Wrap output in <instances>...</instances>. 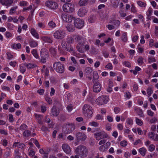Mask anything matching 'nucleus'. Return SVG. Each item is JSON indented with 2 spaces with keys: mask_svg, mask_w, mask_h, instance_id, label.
<instances>
[{
  "mask_svg": "<svg viewBox=\"0 0 158 158\" xmlns=\"http://www.w3.org/2000/svg\"><path fill=\"white\" fill-rule=\"evenodd\" d=\"M92 82L94 84L93 86V91L95 93H98L101 90L102 86L98 80V76L97 73H94Z\"/></svg>",
  "mask_w": 158,
  "mask_h": 158,
  "instance_id": "f257e3e1",
  "label": "nucleus"
},
{
  "mask_svg": "<svg viewBox=\"0 0 158 158\" xmlns=\"http://www.w3.org/2000/svg\"><path fill=\"white\" fill-rule=\"evenodd\" d=\"M76 153L80 155L81 158H85L87 157L88 153V150L87 148L83 145L78 146L75 150Z\"/></svg>",
  "mask_w": 158,
  "mask_h": 158,
  "instance_id": "f03ea898",
  "label": "nucleus"
},
{
  "mask_svg": "<svg viewBox=\"0 0 158 158\" xmlns=\"http://www.w3.org/2000/svg\"><path fill=\"white\" fill-rule=\"evenodd\" d=\"M82 113L86 117L90 118L93 113V110L92 106L87 104H85L82 107Z\"/></svg>",
  "mask_w": 158,
  "mask_h": 158,
  "instance_id": "7ed1b4c3",
  "label": "nucleus"
},
{
  "mask_svg": "<svg viewBox=\"0 0 158 158\" xmlns=\"http://www.w3.org/2000/svg\"><path fill=\"white\" fill-rule=\"evenodd\" d=\"M53 67L56 72L63 73L64 71V65L60 62H56L53 64Z\"/></svg>",
  "mask_w": 158,
  "mask_h": 158,
  "instance_id": "20e7f679",
  "label": "nucleus"
},
{
  "mask_svg": "<svg viewBox=\"0 0 158 158\" xmlns=\"http://www.w3.org/2000/svg\"><path fill=\"white\" fill-rule=\"evenodd\" d=\"M109 99V98L108 96L103 95L98 97L96 99V102L97 104L101 105L106 104Z\"/></svg>",
  "mask_w": 158,
  "mask_h": 158,
  "instance_id": "39448f33",
  "label": "nucleus"
},
{
  "mask_svg": "<svg viewBox=\"0 0 158 158\" xmlns=\"http://www.w3.org/2000/svg\"><path fill=\"white\" fill-rule=\"evenodd\" d=\"M48 51L47 49L43 48L40 51V56H41V60L43 63L46 62V59L48 57L49 54Z\"/></svg>",
  "mask_w": 158,
  "mask_h": 158,
  "instance_id": "423d86ee",
  "label": "nucleus"
},
{
  "mask_svg": "<svg viewBox=\"0 0 158 158\" xmlns=\"http://www.w3.org/2000/svg\"><path fill=\"white\" fill-rule=\"evenodd\" d=\"M65 34L64 31L62 30L59 29L54 32L53 36L54 38L56 39L61 40L65 37Z\"/></svg>",
  "mask_w": 158,
  "mask_h": 158,
  "instance_id": "0eeeda50",
  "label": "nucleus"
},
{
  "mask_svg": "<svg viewBox=\"0 0 158 158\" xmlns=\"http://www.w3.org/2000/svg\"><path fill=\"white\" fill-rule=\"evenodd\" d=\"M63 9L65 12L69 13L72 12L74 10V5L70 3L65 4L63 6Z\"/></svg>",
  "mask_w": 158,
  "mask_h": 158,
  "instance_id": "6e6552de",
  "label": "nucleus"
},
{
  "mask_svg": "<svg viewBox=\"0 0 158 158\" xmlns=\"http://www.w3.org/2000/svg\"><path fill=\"white\" fill-rule=\"evenodd\" d=\"M74 125L72 123L66 124L63 128L64 133L65 134L70 133L75 129Z\"/></svg>",
  "mask_w": 158,
  "mask_h": 158,
  "instance_id": "1a4fd4ad",
  "label": "nucleus"
},
{
  "mask_svg": "<svg viewBox=\"0 0 158 158\" xmlns=\"http://www.w3.org/2000/svg\"><path fill=\"white\" fill-rule=\"evenodd\" d=\"M74 23L75 27L79 29L82 27L84 24L83 20L79 18L75 19Z\"/></svg>",
  "mask_w": 158,
  "mask_h": 158,
  "instance_id": "9d476101",
  "label": "nucleus"
},
{
  "mask_svg": "<svg viewBox=\"0 0 158 158\" xmlns=\"http://www.w3.org/2000/svg\"><path fill=\"white\" fill-rule=\"evenodd\" d=\"M94 135L96 139L98 140L106 138L108 136L107 134L104 132H96L95 133Z\"/></svg>",
  "mask_w": 158,
  "mask_h": 158,
  "instance_id": "9b49d317",
  "label": "nucleus"
},
{
  "mask_svg": "<svg viewBox=\"0 0 158 158\" xmlns=\"http://www.w3.org/2000/svg\"><path fill=\"white\" fill-rule=\"evenodd\" d=\"M61 17L63 21L68 23L71 22L73 18V17L71 15L65 13H61Z\"/></svg>",
  "mask_w": 158,
  "mask_h": 158,
  "instance_id": "f8f14e48",
  "label": "nucleus"
},
{
  "mask_svg": "<svg viewBox=\"0 0 158 158\" xmlns=\"http://www.w3.org/2000/svg\"><path fill=\"white\" fill-rule=\"evenodd\" d=\"M76 139L77 141L80 140L84 141L87 138L86 135L83 132H78L76 134Z\"/></svg>",
  "mask_w": 158,
  "mask_h": 158,
  "instance_id": "ddd939ff",
  "label": "nucleus"
},
{
  "mask_svg": "<svg viewBox=\"0 0 158 158\" xmlns=\"http://www.w3.org/2000/svg\"><path fill=\"white\" fill-rule=\"evenodd\" d=\"M73 37L74 40L77 42L81 43L85 42L86 41V39L81 35H78L75 34L73 35Z\"/></svg>",
  "mask_w": 158,
  "mask_h": 158,
  "instance_id": "4468645a",
  "label": "nucleus"
},
{
  "mask_svg": "<svg viewBox=\"0 0 158 158\" xmlns=\"http://www.w3.org/2000/svg\"><path fill=\"white\" fill-rule=\"evenodd\" d=\"M46 4L47 7L51 9H55L57 7V3L54 2L48 1L46 2Z\"/></svg>",
  "mask_w": 158,
  "mask_h": 158,
  "instance_id": "2eb2a0df",
  "label": "nucleus"
},
{
  "mask_svg": "<svg viewBox=\"0 0 158 158\" xmlns=\"http://www.w3.org/2000/svg\"><path fill=\"white\" fill-rule=\"evenodd\" d=\"M88 10L86 8L83 7L80 8L78 10L77 14L80 17H82L86 14Z\"/></svg>",
  "mask_w": 158,
  "mask_h": 158,
  "instance_id": "dca6fc26",
  "label": "nucleus"
},
{
  "mask_svg": "<svg viewBox=\"0 0 158 158\" xmlns=\"http://www.w3.org/2000/svg\"><path fill=\"white\" fill-rule=\"evenodd\" d=\"M14 0H0V3L6 6H10L13 3Z\"/></svg>",
  "mask_w": 158,
  "mask_h": 158,
  "instance_id": "f3484780",
  "label": "nucleus"
},
{
  "mask_svg": "<svg viewBox=\"0 0 158 158\" xmlns=\"http://www.w3.org/2000/svg\"><path fill=\"white\" fill-rule=\"evenodd\" d=\"M59 111L56 106L54 105L51 110V114L52 115L57 116L59 114Z\"/></svg>",
  "mask_w": 158,
  "mask_h": 158,
  "instance_id": "a211bd4d",
  "label": "nucleus"
},
{
  "mask_svg": "<svg viewBox=\"0 0 158 158\" xmlns=\"http://www.w3.org/2000/svg\"><path fill=\"white\" fill-rule=\"evenodd\" d=\"M62 148L64 152L66 154H69L71 152L70 147L68 144H63L62 146Z\"/></svg>",
  "mask_w": 158,
  "mask_h": 158,
  "instance_id": "6ab92c4d",
  "label": "nucleus"
},
{
  "mask_svg": "<svg viewBox=\"0 0 158 158\" xmlns=\"http://www.w3.org/2000/svg\"><path fill=\"white\" fill-rule=\"evenodd\" d=\"M85 42L81 43L80 42L78 43L76 47L77 51L80 53H82L84 52V50L82 48V47L84 45Z\"/></svg>",
  "mask_w": 158,
  "mask_h": 158,
  "instance_id": "aec40b11",
  "label": "nucleus"
},
{
  "mask_svg": "<svg viewBox=\"0 0 158 158\" xmlns=\"http://www.w3.org/2000/svg\"><path fill=\"white\" fill-rule=\"evenodd\" d=\"M13 148L17 147L19 148L24 150L25 148V145L23 143L17 142L14 143L13 145Z\"/></svg>",
  "mask_w": 158,
  "mask_h": 158,
  "instance_id": "412c9836",
  "label": "nucleus"
},
{
  "mask_svg": "<svg viewBox=\"0 0 158 158\" xmlns=\"http://www.w3.org/2000/svg\"><path fill=\"white\" fill-rule=\"evenodd\" d=\"M41 40L45 42L51 44L53 42L52 39L50 37L43 36L41 37Z\"/></svg>",
  "mask_w": 158,
  "mask_h": 158,
  "instance_id": "4be33fe9",
  "label": "nucleus"
},
{
  "mask_svg": "<svg viewBox=\"0 0 158 158\" xmlns=\"http://www.w3.org/2000/svg\"><path fill=\"white\" fill-rule=\"evenodd\" d=\"M149 138L154 140H158V135L157 134H155L154 132H151L148 135Z\"/></svg>",
  "mask_w": 158,
  "mask_h": 158,
  "instance_id": "5701e85b",
  "label": "nucleus"
},
{
  "mask_svg": "<svg viewBox=\"0 0 158 158\" xmlns=\"http://www.w3.org/2000/svg\"><path fill=\"white\" fill-rule=\"evenodd\" d=\"M30 32L32 35L37 39L39 38V35L36 30L33 28H31L30 30Z\"/></svg>",
  "mask_w": 158,
  "mask_h": 158,
  "instance_id": "b1692460",
  "label": "nucleus"
},
{
  "mask_svg": "<svg viewBox=\"0 0 158 158\" xmlns=\"http://www.w3.org/2000/svg\"><path fill=\"white\" fill-rule=\"evenodd\" d=\"M119 0H110V2L112 6L114 8H117L118 6Z\"/></svg>",
  "mask_w": 158,
  "mask_h": 158,
  "instance_id": "393cba45",
  "label": "nucleus"
},
{
  "mask_svg": "<svg viewBox=\"0 0 158 158\" xmlns=\"http://www.w3.org/2000/svg\"><path fill=\"white\" fill-rule=\"evenodd\" d=\"M27 125L25 124H23L19 127V128L16 129L15 131H16L19 133V131L20 130L22 131L25 130V129H27Z\"/></svg>",
  "mask_w": 158,
  "mask_h": 158,
  "instance_id": "a878e982",
  "label": "nucleus"
},
{
  "mask_svg": "<svg viewBox=\"0 0 158 158\" xmlns=\"http://www.w3.org/2000/svg\"><path fill=\"white\" fill-rule=\"evenodd\" d=\"M74 41V39L70 36H68L66 39L65 43L68 44H71L73 43Z\"/></svg>",
  "mask_w": 158,
  "mask_h": 158,
  "instance_id": "bb28decb",
  "label": "nucleus"
},
{
  "mask_svg": "<svg viewBox=\"0 0 158 158\" xmlns=\"http://www.w3.org/2000/svg\"><path fill=\"white\" fill-rule=\"evenodd\" d=\"M23 65L24 66L26 67L28 69H33L37 66L36 64L31 63L27 64L24 63L23 64Z\"/></svg>",
  "mask_w": 158,
  "mask_h": 158,
  "instance_id": "cd10ccee",
  "label": "nucleus"
},
{
  "mask_svg": "<svg viewBox=\"0 0 158 158\" xmlns=\"http://www.w3.org/2000/svg\"><path fill=\"white\" fill-rule=\"evenodd\" d=\"M31 132L29 130H25L23 133V136L25 138L29 137L31 135Z\"/></svg>",
  "mask_w": 158,
  "mask_h": 158,
  "instance_id": "c85d7f7f",
  "label": "nucleus"
},
{
  "mask_svg": "<svg viewBox=\"0 0 158 158\" xmlns=\"http://www.w3.org/2000/svg\"><path fill=\"white\" fill-rule=\"evenodd\" d=\"M139 152L142 156H144L147 152V150L144 148H142L139 149Z\"/></svg>",
  "mask_w": 158,
  "mask_h": 158,
  "instance_id": "c756f323",
  "label": "nucleus"
},
{
  "mask_svg": "<svg viewBox=\"0 0 158 158\" xmlns=\"http://www.w3.org/2000/svg\"><path fill=\"white\" fill-rule=\"evenodd\" d=\"M49 27L51 29H53L56 27V24L53 21H49L48 24Z\"/></svg>",
  "mask_w": 158,
  "mask_h": 158,
  "instance_id": "7c9ffc66",
  "label": "nucleus"
},
{
  "mask_svg": "<svg viewBox=\"0 0 158 158\" xmlns=\"http://www.w3.org/2000/svg\"><path fill=\"white\" fill-rule=\"evenodd\" d=\"M65 50L68 52H70L73 51V48L70 44H66L65 47Z\"/></svg>",
  "mask_w": 158,
  "mask_h": 158,
  "instance_id": "2f4dec72",
  "label": "nucleus"
},
{
  "mask_svg": "<svg viewBox=\"0 0 158 158\" xmlns=\"http://www.w3.org/2000/svg\"><path fill=\"white\" fill-rule=\"evenodd\" d=\"M37 43L32 39L31 40L29 41V45L31 47H35L37 46Z\"/></svg>",
  "mask_w": 158,
  "mask_h": 158,
  "instance_id": "473e14b6",
  "label": "nucleus"
},
{
  "mask_svg": "<svg viewBox=\"0 0 158 158\" xmlns=\"http://www.w3.org/2000/svg\"><path fill=\"white\" fill-rule=\"evenodd\" d=\"M136 111L138 115L140 117H143V113L142 110L140 108H136V107L134 109Z\"/></svg>",
  "mask_w": 158,
  "mask_h": 158,
  "instance_id": "72a5a7b5",
  "label": "nucleus"
},
{
  "mask_svg": "<svg viewBox=\"0 0 158 158\" xmlns=\"http://www.w3.org/2000/svg\"><path fill=\"white\" fill-rule=\"evenodd\" d=\"M66 28L67 30L69 32H73L74 30L73 26L70 24H68L67 25Z\"/></svg>",
  "mask_w": 158,
  "mask_h": 158,
  "instance_id": "f704fd0d",
  "label": "nucleus"
},
{
  "mask_svg": "<svg viewBox=\"0 0 158 158\" xmlns=\"http://www.w3.org/2000/svg\"><path fill=\"white\" fill-rule=\"evenodd\" d=\"M31 53L33 54L34 57L36 59H39V56L37 52V50L36 49L33 50Z\"/></svg>",
  "mask_w": 158,
  "mask_h": 158,
  "instance_id": "c9c22d12",
  "label": "nucleus"
},
{
  "mask_svg": "<svg viewBox=\"0 0 158 158\" xmlns=\"http://www.w3.org/2000/svg\"><path fill=\"white\" fill-rule=\"evenodd\" d=\"M122 40L124 42H126L127 40V33L126 32L123 33L121 37Z\"/></svg>",
  "mask_w": 158,
  "mask_h": 158,
  "instance_id": "e433bc0d",
  "label": "nucleus"
},
{
  "mask_svg": "<svg viewBox=\"0 0 158 158\" xmlns=\"http://www.w3.org/2000/svg\"><path fill=\"white\" fill-rule=\"evenodd\" d=\"M88 0H80L78 4L80 6H85L87 3Z\"/></svg>",
  "mask_w": 158,
  "mask_h": 158,
  "instance_id": "4c0bfd02",
  "label": "nucleus"
},
{
  "mask_svg": "<svg viewBox=\"0 0 158 158\" xmlns=\"http://www.w3.org/2000/svg\"><path fill=\"white\" fill-rule=\"evenodd\" d=\"M137 4L139 6L142 7H145L146 6V2H144L140 1H137Z\"/></svg>",
  "mask_w": 158,
  "mask_h": 158,
  "instance_id": "58836bf2",
  "label": "nucleus"
},
{
  "mask_svg": "<svg viewBox=\"0 0 158 158\" xmlns=\"http://www.w3.org/2000/svg\"><path fill=\"white\" fill-rule=\"evenodd\" d=\"M12 48L15 49H19L21 48V44L19 43L17 44H14L12 46Z\"/></svg>",
  "mask_w": 158,
  "mask_h": 158,
  "instance_id": "ea45409f",
  "label": "nucleus"
},
{
  "mask_svg": "<svg viewBox=\"0 0 158 158\" xmlns=\"http://www.w3.org/2000/svg\"><path fill=\"white\" fill-rule=\"evenodd\" d=\"M92 72L93 69L90 67H87L85 69V72L87 75L91 74Z\"/></svg>",
  "mask_w": 158,
  "mask_h": 158,
  "instance_id": "a19ab883",
  "label": "nucleus"
},
{
  "mask_svg": "<svg viewBox=\"0 0 158 158\" xmlns=\"http://www.w3.org/2000/svg\"><path fill=\"white\" fill-rule=\"evenodd\" d=\"M17 8L18 6H15L12 7L10 10L9 13L11 15H12L15 13L16 10L17 9Z\"/></svg>",
  "mask_w": 158,
  "mask_h": 158,
  "instance_id": "79ce46f5",
  "label": "nucleus"
},
{
  "mask_svg": "<svg viewBox=\"0 0 158 158\" xmlns=\"http://www.w3.org/2000/svg\"><path fill=\"white\" fill-rule=\"evenodd\" d=\"M49 51L53 56H55L56 54V49L53 48H51L49 49Z\"/></svg>",
  "mask_w": 158,
  "mask_h": 158,
  "instance_id": "37998d69",
  "label": "nucleus"
},
{
  "mask_svg": "<svg viewBox=\"0 0 158 158\" xmlns=\"http://www.w3.org/2000/svg\"><path fill=\"white\" fill-rule=\"evenodd\" d=\"M147 92L148 97H149L151 96L152 94L153 93V90L152 88L150 87H148L147 89Z\"/></svg>",
  "mask_w": 158,
  "mask_h": 158,
  "instance_id": "c03bdc74",
  "label": "nucleus"
},
{
  "mask_svg": "<svg viewBox=\"0 0 158 158\" xmlns=\"http://www.w3.org/2000/svg\"><path fill=\"white\" fill-rule=\"evenodd\" d=\"M45 100L49 104H51L52 103V99L49 97H46L45 98Z\"/></svg>",
  "mask_w": 158,
  "mask_h": 158,
  "instance_id": "a18cd8bd",
  "label": "nucleus"
},
{
  "mask_svg": "<svg viewBox=\"0 0 158 158\" xmlns=\"http://www.w3.org/2000/svg\"><path fill=\"white\" fill-rule=\"evenodd\" d=\"M89 124L90 125L94 127H97L98 126V123L95 121L90 122Z\"/></svg>",
  "mask_w": 158,
  "mask_h": 158,
  "instance_id": "49530a36",
  "label": "nucleus"
},
{
  "mask_svg": "<svg viewBox=\"0 0 158 158\" xmlns=\"http://www.w3.org/2000/svg\"><path fill=\"white\" fill-rule=\"evenodd\" d=\"M143 58L141 57H139L137 60V62L139 65H142L143 64Z\"/></svg>",
  "mask_w": 158,
  "mask_h": 158,
  "instance_id": "de8ad7c7",
  "label": "nucleus"
},
{
  "mask_svg": "<svg viewBox=\"0 0 158 158\" xmlns=\"http://www.w3.org/2000/svg\"><path fill=\"white\" fill-rule=\"evenodd\" d=\"M136 123L139 125H141L143 124V122L141 120L139 119L137 117H135Z\"/></svg>",
  "mask_w": 158,
  "mask_h": 158,
  "instance_id": "09e8293b",
  "label": "nucleus"
},
{
  "mask_svg": "<svg viewBox=\"0 0 158 158\" xmlns=\"http://www.w3.org/2000/svg\"><path fill=\"white\" fill-rule=\"evenodd\" d=\"M102 54L103 56L106 58L108 57L109 53L106 50H105L102 51Z\"/></svg>",
  "mask_w": 158,
  "mask_h": 158,
  "instance_id": "8fccbe9b",
  "label": "nucleus"
},
{
  "mask_svg": "<svg viewBox=\"0 0 158 158\" xmlns=\"http://www.w3.org/2000/svg\"><path fill=\"white\" fill-rule=\"evenodd\" d=\"M155 146L153 144H151L149 146V150L150 152H152L155 150Z\"/></svg>",
  "mask_w": 158,
  "mask_h": 158,
  "instance_id": "3c124183",
  "label": "nucleus"
},
{
  "mask_svg": "<svg viewBox=\"0 0 158 158\" xmlns=\"http://www.w3.org/2000/svg\"><path fill=\"white\" fill-rule=\"evenodd\" d=\"M6 55L7 56V59L10 60L13 58V56L10 52H7Z\"/></svg>",
  "mask_w": 158,
  "mask_h": 158,
  "instance_id": "603ef678",
  "label": "nucleus"
},
{
  "mask_svg": "<svg viewBox=\"0 0 158 158\" xmlns=\"http://www.w3.org/2000/svg\"><path fill=\"white\" fill-rule=\"evenodd\" d=\"M131 11L133 13H135L137 12V10H136V7L134 5V4L131 5Z\"/></svg>",
  "mask_w": 158,
  "mask_h": 158,
  "instance_id": "864d4df0",
  "label": "nucleus"
},
{
  "mask_svg": "<svg viewBox=\"0 0 158 158\" xmlns=\"http://www.w3.org/2000/svg\"><path fill=\"white\" fill-rule=\"evenodd\" d=\"M106 149H107L105 148V146L104 144L101 146L99 148V150L101 152H104L106 151Z\"/></svg>",
  "mask_w": 158,
  "mask_h": 158,
  "instance_id": "5fc2aeb1",
  "label": "nucleus"
},
{
  "mask_svg": "<svg viewBox=\"0 0 158 158\" xmlns=\"http://www.w3.org/2000/svg\"><path fill=\"white\" fill-rule=\"evenodd\" d=\"M127 142L125 140L122 141L120 142V144L121 146L125 147L127 145Z\"/></svg>",
  "mask_w": 158,
  "mask_h": 158,
  "instance_id": "6e6d98bb",
  "label": "nucleus"
},
{
  "mask_svg": "<svg viewBox=\"0 0 158 158\" xmlns=\"http://www.w3.org/2000/svg\"><path fill=\"white\" fill-rule=\"evenodd\" d=\"M19 5L22 6H26L27 5V3L26 1H22L19 2Z\"/></svg>",
  "mask_w": 158,
  "mask_h": 158,
  "instance_id": "4d7b16f0",
  "label": "nucleus"
},
{
  "mask_svg": "<svg viewBox=\"0 0 158 158\" xmlns=\"http://www.w3.org/2000/svg\"><path fill=\"white\" fill-rule=\"evenodd\" d=\"M106 27L109 30H111L115 28L114 26L111 24L107 25Z\"/></svg>",
  "mask_w": 158,
  "mask_h": 158,
  "instance_id": "13d9d810",
  "label": "nucleus"
},
{
  "mask_svg": "<svg viewBox=\"0 0 158 158\" xmlns=\"http://www.w3.org/2000/svg\"><path fill=\"white\" fill-rule=\"evenodd\" d=\"M67 109L69 112H71L73 109V106L71 104H69L67 106Z\"/></svg>",
  "mask_w": 158,
  "mask_h": 158,
  "instance_id": "bf43d9fd",
  "label": "nucleus"
},
{
  "mask_svg": "<svg viewBox=\"0 0 158 158\" xmlns=\"http://www.w3.org/2000/svg\"><path fill=\"white\" fill-rule=\"evenodd\" d=\"M113 23L114 25H117V26L118 27L120 25V22L119 20H116L114 21Z\"/></svg>",
  "mask_w": 158,
  "mask_h": 158,
  "instance_id": "052dcab7",
  "label": "nucleus"
},
{
  "mask_svg": "<svg viewBox=\"0 0 158 158\" xmlns=\"http://www.w3.org/2000/svg\"><path fill=\"white\" fill-rule=\"evenodd\" d=\"M151 4L154 8H155L156 9L158 8V6L155 1H152L151 2Z\"/></svg>",
  "mask_w": 158,
  "mask_h": 158,
  "instance_id": "680f3d73",
  "label": "nucleus"
},
{
  "mask_svg": "<svg viewBox=\"0 0 158 158\" xmlns=\"http://www.w3.org/2000/svg\"><path fill=\"white\" fill-rule=\"evenodd\" d=\"M148 60L149 62H153L156 61L155 58L152 57L148 58Z\"/></svg>",
  "mask_w": 158,
  "mask_h": 158,
  "instance_id": "e2e57ef3",
  "label": "nucleus"
},
{
  "mask_svg": "<svg viewBox=\"0 0 158 158\" xmlns=\"http://www.w3.org/2000/svg\"><path fill=\"white\" fill-rule=\"evenodd\" d=\"M120 110V109L119 107H115L114 108V111L115 114H117L119 112Z\"/></svg>",
  "mask_w": 158,
  "mask_h": 158,
  "instance_id": "0e129e2a",
  "label": "nucleus"
},
{
  "mask_svg": "<svg viewBox=\"0 0 158 158\" xmlns=\"http://www.w3.org/2000/svg\"><path fill=\"white\" fill-rule=\"evenodd\" d=\"M119 14L121 17H125L126 16V14L123 11L120 10L119 12Z\"/></svg>",
  "mask_w": 158,
  "mask_h": 158,
  "instance_id": "69168bd1",
  "label": "nucleus"
},
{
  "mask_svg": "<svg viewBox=\"0 0 158 158\" xmlns=\"http://www.w3.org/2000/svg\"><path fill=\"white\" fill-rule=\"evenodd\" d=\"M147 114L150 116L151 117L154 115V112L150 110H148L147 111Z\"/></svg>",
  "mask_w": 158,
  "mask_h": 158,
  "instance_id": "338daca9",
  "label": "nucleus"
},
{
  "mask_svg": "<svg viewBox=\"0 0 158 158\" xmlns=\"http://www.w3.org/2000/svg\"><path fill=\"white\" fill-rule=\"evenodd\" d=\"M95 118L97 119L101 120H102L103 119V116L99 114H97L96 115Z\"/></svg>",
  "mask_w": 158,
  "mask_h": 158,
  "instance_id": "774afa93",
  "label": "nucleus"
}]
</instances>
